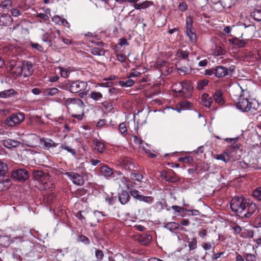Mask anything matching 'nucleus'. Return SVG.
Returning <instances> with one entry per match:
<instances>
[{"label":"nucleus","mask_w":261,"mask_h":261,"mask_svg":"<svg viewBox=\"0 0 261 261\" xmlns=\"http://www.w3.org/2000/svg\"><path fill=\"white\" fill-rule=\"evenodd\" d=\"M8 170L6 163L0 160V176L4 177Z\"/></svg>","instance_id":"f704fd0d"},{"label":"nucleus","mask_w":261,"mask_h":261,"mask_svg":"<svg viewBox=\"0 0 261 261\" xmlns=\"http://www.w3.org/2000/svg\"><path fill=\"white\" fill-rule=\"evenodd\" d=\"M95 257L98 260L101 261L104 257L103 251L98 249H95Z\"/></svg>","instance_id":"de8ad7c7"},{"label":"nucleus","mask_w":261,"mask_h":261,"mask_svg":"<svg viewBox=\"0 0 261 261\" xmlns=\"http://www.w3.org/2000/svg\"><path fill=\"white\" fill-rule=\"evenodd\" d=\"M258 211V209L256 207V205L255 203H249L247 202V206L246 209V212H244L243 214V218H250L253 214H254L256 212Z\"/></svg>","instance_id":"f8f14e48"},{"label":"nucleus","mask_w":261,"mask_h":261,"mask_svg":"<svg viewBox=\"0 0 261 261\" xmlns=\"http://www.w3.org/2000/svg\"><path fill=\"white\" fill-rule=\"evenodd\" d=\"M131 178L133 179L136 180L138 181H141L143 178V176L140 173H132L131 174Z\"/></svg>","instance_id":"6e6d98bb"},{"label":"nucleus","mask_w":261,"mask_h":261,"mask_svg":"<svg viewBox=\"0 0 261 261\" xmlns=\"http://www.w3.org/2000/svg\"><path fill=\"white\" fill-rule=\"evenodd\" d=\"M177 54L178 57L182 59H187L189 57V53L186 50H179Z\"/></svg>","instance_id":"79ce46f5"},{"label":"nucleus","mask_w":261,"mask_h":261,"mask_svg":"<svg viewBox=\"0 0 261 261\" xmlns=\"http://www.w3.org/2000/svg\"><path fill=\"white\" fill-rule=\"evenodd\" d=\"M201 100L203 105L207 108H210L213 103V98L208 94L205 93L201 96Z\"/></svg>","instance_id":"393cba45"},{"label":"nucleus","mask_w":261,"mask_h":261,"mask_svg":"<svg viewBox=\"0 0 261 261\" xmlns=\"http://www.w3.org/2000/svg\"><path fill=\"white\" fill-rule=\"evenodd\" d=\"M188 246L190 250H194L197 247V239L192 238L191 241H188Z\"/></svg>","instance_id":"ea45409f"},{"label":"nucleus","mask_w":261,"mask_h":261,"mask_svg":"<svg viewBox=\"0 0 261 261\" xmlns=\"http://www.w3.org/2000/svg\"><path fill=\"white\" fill-rule=\"evenodd\" d=\"M230 68L223 66H218L215 68V75L217 77H222L229 75L231 73Z\"/></svg>","instance_id":"9d476101"},{"label":"nucleus","mask_w":261,"mask_h":261,"mask_svg":"<svg viewBox=\"0 0 261 261\" xmlns=\"http://www.w3.org/2000/svg\"><path fill=\"white\" fill-rule=\"evenodd\" d=\"M59 93H60V91L57 88H47L43 91L44 95L47 96H52ZM61 93H62L61 92Z\"/></svg>","instance_id":"cd10ccee"},{"label":"nucleus","mask_w":261,"mask_h":261,"mask_svg":"<svg viewBox=\"0 0 261 261\" xmlns=\"http://www.w3.org/2000/svg\"><path fill=\"white\" fill-rule=\"evenodd\" d=\"M207 84L208 81L207 80L199 81L197 82V88L199 90H202Z\"/></svg>","instance_id":"a19ab883"},{"label":"nucleus","mask_w":261,"mask_h":261,"mask_svg":"<svg viewBox=\"0 0 261 261\" xmlns=\"http://www.w3.org/2000/svg\"><path fill=\"white\" fill-rule=\"evenodd\" d=\"M215 159L218 160H221L224 163H227L231 161V156L227 151H225L223 153L217 154Z\"/></svg>","instance_id":"a878e982"},{"label":"nucleus","mask_w":261,"mask_h":261,"mask_svg":"<svg viewBox=\"0 0 261 261\" xmlns=\"http://www.w3.org/2000/svg\"><path fill=\"white\" fill-rule=\"evenodd\" d=\"M36 17H39L41 19H43L44 20L47 21L49 19V17L47 14L44 13H38L36 15Z\"/></svg>","instance_id":"e2e57ef3"},{"label":"nucleus","mask_w":261,"mask_h":261,"mask_svg":"<svg viewBox=\"0 0 261 261\" xmlns=\"http://www.w3.org/2000/svg\"><path fill=\"white\" fill-rule=\"evenodd\" d=\"M215 102L219 105H223L225 100L222 92L220 90L216 91L213 95Z\"/></svg>","instance_id":"2eb2a0df"},{"label":"nucleus","mask_w":261,"mask_h":261,"mask_svg":"<svg viewBox=\"0 0 261 261\" xmlns=\"http://www.w3.org/2000/svg\"><path fill=\"white\" fill-rule=\"evenodd\" d=\"M179 161L185 163L192 162L193 161V158L191 156L180 158Z\"/></svg>","instance_id":"774afa93"},{"label":"nucleus","mask_w":261,"mask_h":261,"mask_svg":"<svg viewBox=\"0 0 261 261\" xmlns=\"http://www.w3.org/2000/svg\"><path fill=\"white\" fill-rule=\"evenodd\" d=\"M253 195L258 200H261V187L256 188L254 191Z\"/></svg>","instance_id":"49530a36"},{"label":"nucleus","mask_w":261,"mask_h":261,"mask_svg":"<svg viewBox=\"0 0 261 261\" xmlns=\"http://www.w3.org/2000/svg\"><path fill=\"white\" fill-rule=\"evenodd\" d=\"M90 97L95 100L97 101L100 100L102 97V94L99 92L92 91L90 93Z\"/></svg>","instance_id":"e433bc0d"},{"label":"nucleus","mask_w":261,"mask_h":261,"mask_svg":"<svg viewBox=\"0 0 261 261\" xmlns=\"http://www.w3.org/2000/svg\"><path fill=\"white\" fill-rule=\"evenodd\" d=\"M100 170L101 174L107 178L110 177L114 173L113 170L107 165L101 166Z\"/></svg>","instance_id":"b1692460"},{"label":"nucleus","mask_w":261,"mask_h":261,"mask_svg":"<svg viewBox=\"0 0 261 261\" xmlns=\"http://www.w3.org/2000/svg\"><path fill=\"white\" fill-rule=\"evenodd\" d=\"M186 33L191 41L194 42L196 40V36L193 28L187 29Z\"/></svg>","instance_id":"72a5a7b5"},{"label":"nucleus","mask_w":261,"mask_h":261,"mask_svg":"<svg viewBox=\"0 0 261 261\" xmlns=\"http://www.w3.org/2000/svg\"><path fill=\"white\" fill-rule=\"evenodd\" d=\"M93 142L95 149L97 150L99 153H102L105 151L106 146L102 141L95 139L93 141Z\"/></svg>","instance_id":"4be33fe9"},{"label":"nucleus","mask_w":261,"mask_h":261,"mask_svg":"<svg viewBox=\"0 0 261 261\" xmlns=\"http://www.w3.org/2000/svg\"><path fill=\"white\" fill-rule=\"evenodd\" d=\"M31 46L33 48L37 50L39 52L43 53L44 51L43 47L38 43L31 42Z\"/></svg>","instance_id":"09e8293b"},{"label":"nucleus","mask_w":261,"mask_h":261,"mask_svg":"<svg viewBox=\"0 0 261 261\" xmlns=\"http://www.w3.org/2000/svg\"><path fill=\"white\" fill-rule=\"evenodd\" d=\"M232 43L238 47H243L246 46L247 42L239 38H234L232 40Z\"/></svg>","instance_id":"473e14b6"},{"label":"nucleus","mask_w":261,"mask_h":261,"mask_svg":"<svg viewBox=\"0 0 261 261\" xmlns=\"http://www.w3.org/2000/svg\"><path fill=\"white\" fill-rule=\"evenodd\" d=\"M230 204L232 211L243 218V214L247 206V200L243 196H237L232 199Z\"/></svg>","instance_id":"f03ea898"},{"label":"nucleus","mask_w":261,"mask_h":261,"mask_svg":"<svg viewBox=\"0 0 261 261\" xmlns=\"http://www.w3.org/2000/svg\"><path fill=\"white\" fill-rule=\"evenodd\" d=\"M151 4L152 2L146 1L140 4L135 3L134 7L136 10L144 9L148 8Z\"/></svg>","instance_id":"c756f323"},{"label":"nucleus","mask_w":261,"mask_h":261,"mask_svg":"<svg viewBox=\"0 0 261 261\" xmlns=\"http://www.w3.org/2000/svg\"><path fill=\"white\" fill-rule=\"evenodd\" d=\"M97 44L98 46L91 48V53L93 55L96 56L103 55L105 54V50L102 48V45L103 44V42L99 41L97 43Z\"/></svg>","instance_id":"f3484780"},{"label":"nucleus","mask_w":261,"mask_h":261,"mask_svg":"<svg viewBox=\"0 0 261 261\" xmlns=\"http://www.w3.org/2000/svg\"><path fill=\"white\" fill-rule=\"evenodd\" d=\"M140 199L139 200L144 201L146 203H151L153 201V198L151 196H145L142 195L139 196Z\"/></svg>","instance_id":"37998d69"},{"label":"nucleus","mask_w":261,"mask_h":261,"mask_svg":"<svg viewBox=\"0 0 261 261\" xmlns=\"http://www.w3.org/2000/svg\"><path fill=\"white\" fill-rule=\"evenodd\" d=\"M12 18L8 14H4L0 16V25L3 26H9L12 22Z\"/></svg>","instance_id":"dca6fc26"},{"label":"nucleus","mask_w":261,"mask_h":261,"mask_svg":"<svg viewBox=\"0 0 261 261\" xmlns=\"http://www.w3.org/2000/svg\"><path fill=\"white\" fill-rule=\"evenodd\" d=\"M241 89L243 93L241 94L238 99V102L236 105L237 109L243 112L255 114L259 108L258 101L255 99L250 98L246 91Z\"/></svg>","instance_id":"f257e3e1"},{"label":"nucleus","mask_w":261,"mask_h":261,"mask_svg":"<svg viewBox=\"0 0 261 261\" xmlns=\"http://www.w3.org/2000/svg\"><path fill=\"white\" fill-rule=\"evenodd\" d=\"M87 83L86 82L76 81L70 82L66 84L64 87H60L62 89L69 90L72 93H79L82 97L86 96L87 93L85 91L87 88Z\"/></svg>","instance_id":"7ed1b4c3"},{"label":"nucleus","mask_w":261,"mask_h":261,"mask_svg":"<svg viewBox=\"0 0 261 261\" xmlns=\"http://www.w3.org/2000/svg\"><path fill=\"white\" fill-rule=\"evenodd\" d=\"M202 248L204 250H210L212 248V243L210 242H207L204 243L202 245Z\"/></svg>","instance_id":"69168bd1"},{"label":"nucleus","mask_w":261,"mask_h":261,"mask_svg":"<svg viewBox=\"0 0 261 261\" xmlns=\"http://www.w3.org/2000/svg\"><path fill=\"white\" fill-rule=\"evenodd\" d=\"M25 118L24 114L21 112L16 113L8 117L5 122V124L9 126L13 127L20 124Z\"/></svg>","instance_id":"423d86ee"},{"label":"nucleus","mask_w":261,"mask_h":261,"mask_svg":"<svg viewBox=\"0 0 261 261\" xmlns=\"http://www.w3.org/2000/svg\"><path fill=\"white\" fill-rule=\"evenodd\" d=\"M181 89L178 91L174 90L176 97H181L185 98H189L192 95L193 86L188 81H183L180 83Z\"/></svg>","instance_id":"39448f33"},{"label":"nucleus","mask_w":261,"mask_h":261,"mask_svg":"<svg viewBox=\"0 0 261 261\" xmlns=\"http://www.w3.org/2000/svg\"><path fill=\"white\" fill-rule=\"evenodd\" d=\"M193 28V20L192 18L188 16L186 18V29Z\"/></svg>","instance_id":"bf43d9fd"},{"label":"nucleus","mask_w":261,"mask_h":261,"mask_svg":"<svg viewBox=\"0 0 261 261\" xmlns=\"http://www.w3.org/2000/svg\"><path fill=\"white\" fill-rule=\"evenodd\" d=\"M176 69L177 70L184 73H187L192 69L191 67L189 66L178 67L177 65H176Z\"/></svg>","instance_id":"5fc2aeb1"},{"label":"nucleus","mask_w":261,"mask_h":261,"mask_svg":"<svg viewBox=\"0 0 261 261\" xmlns=\"http://www.w3.org/2000/svg\"><path fill=\"white\" fill-rule=\"evenodd\" d=\"M63 19V18H62L60 16L58 15H56L51 18V20L56 24L60 25Z\"/></svg>","instance_id":"864d4df0"},{"label":"nucleus","mask_w":261,"mask_h":261,"mask_svg":"<svg viewBox=\"0 0 261 261\" xmlns=\"http://www.w3.org/2000/svg\"><path fill=\"white\" fill-rule=\"evenodd\" d=\"M3 144L6 148L10 149L18 146L20 143L15 140L6 139L4 140Z\"/></svg>","instance_id":"5701e85b"},{"label":"nucleus","mask_w":261,"mask_h":261,"mask_svg":"<svg viewBox=\"0 0 261 261\" xmlns=\"http://www.w3.org/2000/svg\"><path fill=\"white\" fill-rule=\"evenodd\" d=\"M134 84V81L133 80L129 79L124 81H120V84L121 86H125L127 87L132 86Z\"/></svg>","instance_id":"3c124183"},{"label":"nucleus","mask_w":261,"mask_h":261,"mask_svg":"<svg viewBox=\"0 0 261 261\" xmlns=\"http://www.w3.org/2000/svg\"><path fill=\"white\" fill-rule=\"evenodd\" d=\"M164 177L166 181L170 182H177L180 180L179 177L172 170H170Z\"/></svg>","instance_id":"4468645a"},{"label":"nucleus","mask_w":261,"mask_h":261,"mask_svg":"<svg viewBox=\"0 0 261 261\" xmlns=\"http://www.w3.org/2000/svg\"><path fill=\"white\" fill-rule=\"evenodd\" d=\"M116 58L117 60L121 63H124L126 61V57L123 54L116 55Z\"/></svg>","instance_id":"0e129e2a"},{"label":"nucleus","mask_w":261,"mask_h":261,"mask_svg":"<svg viewBox=\"0 0 261 261\" xmlns=\"http://www.w3.org/2000/svg\"><path fill=\"white\" fill-rule=\"evenodd\" d=\"M129 199L128 193L125 191H123L119 196V200L122 204L126 203Z\"/></svg>","instance_id":"c85d7f7f"},{"label":"nucleus","mask_w":261,"mask_h":261,"mask_svg":"<svg viewBox=\"0 0 261 261\" xmlns=\"http://www.w3.org/2000/svg\"><path fill=\"white\" fill-rule=\"evenodd\" d=\"M53 35V32L52 30L50 29L47 32H44L42 35L41 40L43 42L47 43L48 46L51 47L52 46V39L51 35Z\"/></svg>","instance_id":"a211bd4d"},{"label":"nucleus","mask_w":261,"mask_h":261,"mask_svg":"<svg viewBox=\"0 0 261 261\" xmlns=\"http://www.w3.org/2000/svg\"><path fill=\"white\" fill-rule=\"evenodd\" d=\"M61 148L62 149H64L67 150L68 152L71 153L72 155H74L76 153L74 149L71 148L70 147L67 146L66 144H62L61 146Z\"/></svg>","instance_id":"603ef678"},{"label":"nucleus","mask_w":261,"mask_h":261,"mask_svg":"<svg viewBox=\"0 0 261 261\" xmlns=\"http://www.w3.org/2000/svg\"><path fill=\"white\" fill-rule=\"evenodd\" d=\"M12 176L18 180L24 181L29 178V174L26 170L19 169L13 171Z\"/></svg>","instance_id":"1a4fd4ad"},{"label":"nucleus","mask_w":261,"mask_h":261,"mask_svg":"<svg viewBox=\"0 0 261 261\" xmlns=\"http://www.w3.org/2000/svg\"><path fill=\"white\" fill-rule=\"evenodd\" d=\"M231 229L233 230V232L235 234H240L242 231V228L239 225L236 224H234L231 226Z\"/></svg>","instance_id":"a18cd8bd"},{"label":"nucleus","mask_w":261,"mask_h":261,"mask_svg":"<svg viewBox=\"0 0 261 261\" xmlns=\"http://www.w3.org/2000/svg\"><path fill=\"white\" fill-rule=\"evenodd\" d=\"M60 74L61 76L63 77L66 78L68 77L70 71L67 68H64L63 67H60Z\"/></svg>","instance_id":"c03bdc74"},{"label":"nucleus","mask_w":261,"mask_h":261,"mask_svg":"<svg viewBox=\"0 0 261 261\" xmlns=\"http://www.w3.org/2000/svg\"><path fill=\"white\" fill-rule=\"evenodd\" d=\"M121 165L124 168L128 170H133L135 167L133 161L128 158H125L122 160Z\"/></svg>","instance_id":"6ab92c4d"},{"label":"nucleus","mask_w":261,"mask_h":261,"mask_svg":"<svg viewBox=\"0 0 261 261\" xmlns=\"http://www.w3.org/2000/svg\"><path fill=\"white\" fill-rule=\"evenodd\" d=\"M42 188L44 190L52 191L55 188V181L50 175H47L46 178L42 181Z\"/></svg>","instance_id":"ddd939ff"},{"label":"nucleus","mask_w":261,"mask_h":261,"mask_svg":"<svg viewBox=\"0 0 261 261\" xmlns=\"http://www.w3.org/2000/svg\"><path fill=\"white\" fill-rule=\"evenodd\" d=\"M15 94V90L10 89L0 92V98H6Z\"/></svg>","instance_id":"7c9ffc66"},{"label":"nucleus","mask_w":261,"mask_h":261,"mask_svg":"<svg viewBox=\"0 0 261 261\" xmlns=\"http://www.w3.org/2000/svg\"><path fill=\"white\" fill-rule=\"evenodd\" d=\"M131 195L137 199H139V196H141V195L139 194V192L135 189L131 190L130 191Z\"/></svg>","instance_id":"052dcab7"},{"label":"nucleus","mask_w":261,"mask_h":261,"mask_svg":"<svg viewBox=\"0 0 261 261\" xmlns=\"http://www.w3.org/2000/svg\"><path fill=\"white\" fill-rule=\"evenodd\" d=\"M133 140L135 143L138 144L140 145V147L142 148V150H144L145 152H147V150L145 148L144 146V142L139 137H138L137 136H133Z\"/></svg>","instance_id":"c9c22d12"},{"label":"nucleus","mask_w":261,"mask_h":261,"mask_svg":"<svg viewBox=\"0 0 261 261\" xmlns=\"http://www.w3.org/2000/svg\"><path fill=\"white\" fill-rule=\"evenodd\" d=\"M12 6V3L10 0H6L2 2L1 6L3 8L9 9Z\"/></svg>","instance_id":"13d9d810"},{"label":"nucleus","mask_w":261,"mask_h":261,"mask_svg":"<svg viewBox=\"0 0 261 261\" xmlns=\"http://www.w3.org/2000/svg\"><path fill=\"white\" fill-rule=\"evenodd\" d=\"M65 174L74 185L81 186L84 184V180L81 175L73 172H65Z\"/></svg>","instance_id":"6e6552de"},{"label":"nucleus","mask_w":261,"mask_h":261,"mask_svg":"<svg viewBox=\"0 0 261 261\" xmlns=\"http://www.w3.org/2000/svg\"><path fill=\"white\" fill-rule=\"evenodd\" d=\"M58 101L62 103L68 110L77 109L82 111L85 107L83 101L80 98L63 97V98H59Z\"/></svg>","instance_id":"20e7f679"},{"label":"nucleus","mask_w":261,"mask_h":261,"mask_svg":"<svg viewBox=\"0 0 261 261\" xmlns=\"http://www.w3.org/2000/svg\"><path fill=\"white\" fill-rule=\"evenodd\" d=\"M192 103L188 101L184 100L178 103L176 106V110L180 112L181 110L188 109L191 108Z\"/></svg>","instance_id":"412c9836"},{"label":"nucleus","mask_w":261,"mask_h":261,"mask_svg":"<svg viewBox=\"0 0 261 261\" xmlns=\"http://www.w3.org/2000/svg\"><path fill=\"white\" fill-rule=\"evenodd\" d=\"M11 185L10 179H4V177L0 176V191L7 190Z\"/></svg>","instance_id":"aec40b11"},{"label":"nucleus","mask_w":261,"mask_h":261,"mask_svg":"<svg viewBox=\"0 0 261 261\" xmlns=\"http://www.w3.org/2000/svg\"><path fill=\"white\" fill-rule=\"evenodd\" d=\"M79 241L85 244H88L90 243L89 239L87 237L83 235L80 236Z\"/></svg>","instance_id":"680f3d73"},{"label":"nucleus","mask_w":261,"mask_h":261,"mask_svg":"<svg viewBox=\"0 0 261 261\" xmlns=\"http://www.w3.org/2000/svg\"><path fill=\"white\" fill-rule=\"evenodd\" d=\"M33 137V139L36 141H40L41 142L43 143L44 147L47 149L51 147H55L58 145V144L56 143L54 141L49 138H41L38 136H35Z\"/></svg>","instance_id":"9b49d317"},{"label":"nucleus","mask_w":261,"mask_h":261,"mask_svg":"<svg viewBox=\"0 0 261 261\" xmlns=\"http://www.w3.org/2000/svg\"><path fill=\"white\" fill-rule=\"evenodd\" d=\"M47 175H49L48 174H45L41 170H34L33 171V176L35 179L42 181L45 178H46V176Z\"/></svg>","instance_id":"bb28decb"},{"label":"nucleus","mask_w":261,"mask_h":261,"mask_svg":"<svg viewBox=\"0 0 261 261\" xmlns=\"http://www.w3.org/2000/svg\"><path fill=\"white\" fill-rule=\"evenodd\" d=\"M238 140V138H227L226 139V141L229 143H232V144L230 145V147L233 149H238L239 148V146L238 144L236 143V141Z\"/></svg>","instance_id":"58836bf2"},{"label":"nucleus","mask_w":261,"mask_h":261,"mask_svg":"<svg viewBox=\"0 0 261 261\" xmlns=\"http://www.w3.org/2000/svg\"><path fill=\"white\" fill-rule=\"evenodd\" d=\"M119 130L123 135L127 134V128L125 123H121L119 125Z\"/></svg>","instance_id":"8fccbe9b"},{"label":"nucleus","mask_w":261,"mask_h":261,"mask_svg":"<svg viewBox=\"0 0 261 261\" xmlns=\"http://www.w3.org/2000/svg\"><path fill=\"white\" fill-rule=\"evenodd\" d=\"M171 208L176 212L180 213L181 211H186V208L178 205H173Z\"/></svg>","instance_id":"338daca9"},{"label":"nucleus","mask_w":261,"mask_h":261,"mask_svg":"<svg viewBox=\"0 0 261 261\" xmlns=\"http://www.w3.org/2000/svg\"><path fill=\"white\" fill-rule=\"evenodd\" d=\"M256 256L254 254L252 253H246L245 259L247 261H255Z\"/></svg>","instance_id":"4d7b16f0"},{"label":"nucleus","mask_w":261,"mask_h":261,"mask_svg":"<svg viewBox=\"0 0 261 261\" xmlns=\"http://www.w3.org/2000/svg\"><path fill=\"white\" fill-rule=\"evenodd\" d=\"M178 227L179 224L174 222L167 223L164 226V228H167V229L171 231L177 230V229H178Z\"/></svg>","instance_id":"2f4dec72"},{"label":"nucleus","mask_w":261,"mask_h":261,"mask_svg":"<svg viewBox=\"0 0 261 261\" xmlns=\"http://www.w3.org/2000/svg\"><path fill=\"white\" fill-rule=\"evenodd\" d=\"M16 71L18 75H22L25 77L29 76L33 72V65L31 62L24 61L21 66H17Z\"/></svg>","instance_id":"0eeeda50"},{"label":"nucleus","mask_w":261,"mask_h":261,"mask_svg":"<svg viewBox=\"0 0 261 261\" xmlns=\"http://www.w3.org/2000/svg\"><path fill=\"white\" fill-rule=\"evenodd\" d=\"M251 16L254 20L258 21H261V10H255L251 13Z\"/></svg>","instance_id":"4c0bfd02"}]
</instances>
